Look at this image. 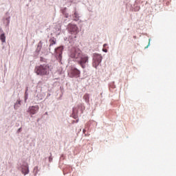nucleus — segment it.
Wrapping results in <instances>:
<instances>
[{
  "instance_id": "nucleus-1",
  "label": "nucleus",
  "mask_w": 176,
  "mask_h": 176,
  "mask_svg": "<svg viewBox=\"0 0 176 176\" xmlns=\"http://www.w3.org/2000/svg\"><path fill=\"white\" fill-rule=\"evenodd\" d=\"M70 57L74 58L75 61L83 69L86 68V64L89 63V56L87 55H83L80 50L73 51L70 54Z\"/></svg>"
},
{
  "instance_id": "nucleus-2",
  "label": "nucleus",
  "mask_w": 176,
  "mask_h": 176,
  "mask_svg": "<svg viewBox=\"0 0 176 176\" xmlns=\"http://www.w3.org/2000/svg\"><path fill=\"white\" fill-rule=\"evenodd\" d=\"M34 72L36 75H39L40 76H45L50 74V67H49V65L45 64L36 66Z\"/></svg>"
},
{
  "instance_id": "nucleus-3",
  "label": "nucleus",
  "mask_w": 176,
  "mask_h": 176,
  "mask_svg": "<svg viewBox=\"0 0 176 176\" xmlns=\"http://www.w3.org/2000/svg\"><path fill=\"white\" fill-rule=\"evenodd\" d=\"M67 75L69 78H80V71L76 69V67L72 66L68 71Z\"/></svg>"
},
{
  "instance_id": "nucleus-4",
  "label": "nucleus",
  "mask_w": 176,
  "mask_h": 176,
  "mask_svg": "<svg viewBox=\"0 0 176 176\" xmlns=\"http://www.w3.org/2000/svg\"><path fill=\"white\" fill-rule=\"evenodd\" d=\"M101 61H102V56L100 54L95 55L92 64L93 67H94V68H97V67H98V65H100V64L101 63Z\"/></svg>"
},
{
  "instance_id": "nucleus-5",
  "label": "nucleus",
  "mask_w": 176,
  "mask_h": 176,
  "mask_svg": "<svg viewBox=\"0 0 176 176\" xmlns=\"http://www.w3.org/2000/svg\"><path fill=\"white\" fill-rule=\"evenodd\" d=\"M67 28L69 32L75 34V35L79 32V28H78V26L75 24L69 23Z\"/></svg>"
},
{
  "instance_id": "nucleus-6",
  "label": "nucleus",
  "mask_w": 176,
  "mask_h": 176,
  "mask_svg": "<svg viewBox=\"0 0 176 176\" xmlns=\"http://www.w3.org/2000/svg\"><path fill=\"white\" fill-rule=\"evenodd\" d=\"M38 111H39V106L36 105L30 107L28 108V112L30 113V115H35Z\"/></svg>"
},
{
  "instance_id": "nucleus-7",
  "label": "nucleus",
  "mask_w": 176,
  "mask_h": 176,
  "mask_svg": "<svg viewBox=\"0 0 176 176\" xmlns=\"http://www.w3.org/2000/svg\"><path fill=\"white\" fill-rule=\"evenodd\" d=\"M21 173H22V174H23L24 175H27V174H29V173H30V169H29V168H28V164H26L25 165H23V166H22Z\"/></svg>"
},
{
  "instance_id": "nucleus-8",
  "label": "nucleus",
  "mask_w": 176,
  "mask_h": 176,
  "mask_svg": "<svg viewBox=\"0 0 176 176\" xmlns=\"http://www.w3.org/2000/svg\"><path fill=\"white\" fill-rule=\"evenodd\" d=\"M55 53H56V55L58 57V58L61 59V57L63 55V47H59L55 49Z\"/></svg>"
},
{
  "instance_id": "nucleus-9",
  "label": "nucleus",
  "mask_w": 176,
  "mask_h": 176,
  "mask_svg": "<svg viewBox=\"0 0 176 176\" xmlns=\"http://www.w3.org/2000/svg\"><path fill=\"white\" fill-rule=\"evenodd\" d=\"M0 40L3 43H5L6 42V36H5V34H1L0 36Z\"/></svg>"
},
{
  "instance_id": "nucleus-10",
  "label": "nucleus",
  "mask_w": 176,
  "mask_h": 176,
  "mask_svg": "<svg viewBox=\"0 0 176 176\" xmlns=\"http://www.w3.org/2000/svg\"><path fill=\"white\" fill-rule=\"evenodd\" d=\"M53 45H56V38H54L50 40V46H53Z\"/></svg>"
},
{
  "instance_id": "nucleus-11",
  "label": "nucleus",
  "mask_w": 176,
  "mask_h": 176,
  "mask_svg": "<svg viewBox=\"0 0 176 176\" xmlns=\"http://www.w3.org/2000/svg\"><path fill=\"white\" fill-rule=\"evenodd\" d=\"M74 17L75 21H78V20H79V15H78V13H76V12H74Z\"/></svg>"
},
{
  "instance_id": "nucleus-12",
  "label": "nucleus",
  "mask_w": 176,
  "mask_h": 176,
  "mask_svg": "<svg viewBox=\"0 0 176 176\" xmlns=\"http://www.w3.org/2000/svg\"><path fill=\"white\" fill-rule=\"evenodd\" d=\"M83 98L86 101V102H89V94H86L85 95H84Z\"/></svg>"
},
{
  "instance_id": "nucleus-13",
  "label": "nucleus",
  "mask_w": 176,
  "mask_h": 176,
  "mask_svg": "<svg viewBox=\"0 0 176 176\" xmlns=\"http://www.w3.org/2000/svg\"><path fill=\"white\" fill-rule=\"evenodd\" d=\"M103 52H104V53H107V52H108V50L107 49L103 50Z\"/></svg>"
},
{
  "instance_id": "nucleus-14",
  "label": "nucleus",
  "mask_w": 176,
  "mask_h": 176,
  "mask_svg": "<svg viewBox=\"0 0 176 176\" xmlns=\"http://www.w3.org/2000/svg\"><path fill=\"white\" fill-rule=\"evenodd\" d=\"M18 131H19V132L21 131V128H19V129H18Z\"/></svg>"
},
{
  "instance_id": "nucleus-15",
  "label": "nucleus",
  "mask_w": 176,
  "mask_h": 176,
  "mask_svg": "<svg viewBox=\"0 0 176 176\" xmlns=\"http://www.w3.org/2000/svg\"><path fill=\"white\" fill-rule=\"evenodd\" d=\"M104 46H107V45H106V44H104Z\"/></svg>"
}]
</instances>
